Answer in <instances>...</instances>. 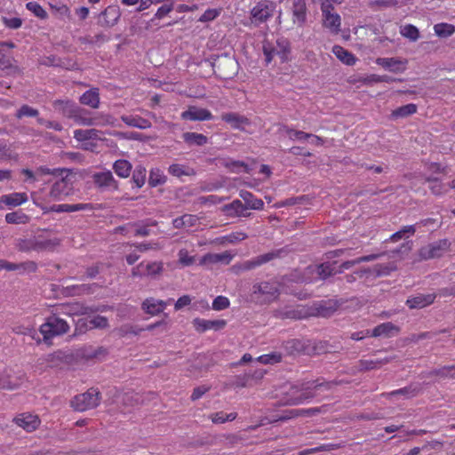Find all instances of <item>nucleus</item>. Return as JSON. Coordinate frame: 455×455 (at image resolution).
Masks as SVG:
<instances>
[{
  "mask_svg": "<svg viewBox=\"0 0 455 455\" xmlns=\"http://www.w3.org/2000/svg\"><path fill=\"white\" fill-rule=\"evenodd\" d=\"M279 284L275 282H262L252 286V299L260 304L269 303L279 296Z\"/></svg>",
  "mask_w": 455,
  "mask_h": 455,
  "instance_id": "nucleus-3",
  "label": "nucleus"
},
{
  "mask_svg": "<svg viewBox=\"0 0 455 455\" xmlns=\"http://www.w3.org/2000/svg\"><path fill=\"white\" fill-rule=\"evenodd\" d=\"M74 174L70 169L66 168V172L57 175L52 180V185L49 192V196L59 201L64 199L73 193Z\"/></svg>",
  "mask_w": 455,
  "mask_h": 455,
  "instance_id": "nucleus-2",
  "label": "nucleus"
},
{
  "mask_svg": "<svg viewBox=\"0 0 455 455\" xmlns=\"http://www.w3.org/2000/svg\"><path fill=\"white\" fill-rule=\"evenodd\" d=\"M278 256V253L276 252H267L263 255H259L254 259H251L250 260L243 261L242 263H239L235 266H234V269H235L236 273L239 272H244L249 271L251 269H254L262 264H265L273 259L276 258Z\"/></svg>",
  "mask_w": 455,
  "mask_h": 455,
  "instance_id": "nucleus-9",
  "label": "nucleus"
},
{
  "mask_svg": "<svg viewBox=\"0 0 455 455\" xmlns=\"http://www.w3.org/2000/svg\"><path fill=\"white\" fill-rule=\"evenodd\" d=\"M279 132L281 134H286L289 137V139H291L292 140H299V141L305 140L309 139V137H312L311 133H307L302 131H296V130L289 128L286 125H281L279 128Z\"/></svg>",
  "mask_w": 455,
  "mask_h": 455,
  "instance_id": "nucleus-38",
  "label": "nucleus"
},
{
  "mask_svg": "<svg viewBox=\"0 0 455 455\" xmlns=\"http://www.w3.org/2000/svg\"><path fill=\"white\" fill-rule=\"evenodd\" d=\"M237 414L235 412L224 413L223 411H219L211 415L212 421L214 424H222L227 421H232L236 418Z\"/></svg>",
  "mask_w": 455,
  "mask_h": 455,
  "instance_id": "nucleus-54",
  "label": "nucleus"
},
{
  "mask_svg": "<svg viewBox=\"0 0 455 455\" xmlns=\"http://www.w3.org/2000/svg\"><path fill=\"white\" fill-rule=\"evenodd\" d=\"M179 263L184 267L191 266L195 263V256H190L188 250L181 249L178 252Z\"/></svg>",
  "mask_w": 455,
  "mask_h": 455,
  "instance_id": "nucleus-61",
  "label": "nucleus"
},
{
  "mask_svg": "<svg viewBox=\"0 0 455 455\" xmlns=\"http://www.w3.org/2000/svg\"><path fill=\"white\" fill-rule=\"evenodd\" d=\"M182 138L184 141L188 144L189 146L196 145V146H203L207 143V137L204 136L202 133H196V132H185L182 134Z\"/></svg>",
  "mask_w": 455,
  "mask_h": 455,
  "instance_id": "nucleus-40",
  "label": "nucleus"
},
{
  "mask_svg": "<svg viewBox=\"0 0 455 455\" xmlns=\"http://www.w3.org/2000/svg\"><path fill=\"white\" fill-rule=\"evenodd\" d=\"M16 247L20 251H36V245L34 244V237L28 239L17 240Z\"/></svg>",
  "mask_w": 455,
  "mask_h": 455,
  "instance_id": "nucleus-60",
  "label": "nucleus"
},
{
  "mask_svg": "<svg viewBox=\"0 0 455 455\" xmlns=\"http://www.w3.org/2000/svg\"><path fill=\"white\" fill-rule=\"evenodd\" d=\"M227 324L225 320H205L196 318L193 320V326L198 332H204L208 330L219 331L223 329Z\"/></svg>",
  "mask_w": 455,
  "mask_h": 455,
  "instance_id": "nucleus-13",
  "label": "nucleus"
},
{
  "mask_svg": "<svg viewBox=\"0 0 455 455\" xmlns=\"http://www.w3.org/2000/svg\"><path fill=\"white\" fill-rule=\"evenodd\" d=\"M122 121L128 126L145 130L151 127V123L139 116H122Z\"/></svg>",
  "mask_w": 455,
  "mask_h": 455,
  "instance_id": "nucleus-31",
  "label": "nucleus"
},
{
  "mask_svg": "<svg viewBox=\"0 0 455 455\" xmlns=\"http://www.w3.org/2000/svg\"><path fill=\"white\" fill-rule=\"evenodd\" d=\"M332 53L346 65L353 66L356 62L355 55L340 45H334Z\"/></svg>",
  "mask_w": 455,
  "mask_h": 455,
  "instance_id": "nucleus-28",
  "label": "nucleus"
},
{
  "mask_svg": "<svg viewBox=\"0 0 455 455\" xmlns=\"http://www.w3.org/2000/svg\"><path fill=\"white\" fill-rule=\"evenodd\" d=\"M247 237H248V235L245 233H243L242 231H237V232H233L227 235L219 237L216 239V242L220 244H225V243L235 244L238 242L245 240Z\"/></svg>",
  "mask_w": 455,
  "mask_h": 455,
  "instance_id": "nucleus-42",
  "label": "nucleus"
},
{
  "mask_svg": "<svg viewBox=\"0 0 455 455\" xmlns=\"http://www.w3.org/2000/svg\"><path fill=\"white\" fill-rule=\"evenodd\" d=\"M398 331H399L398 327H396L392 323L387 322V323H381V324L376 326L372 330L371 336H372V337H380V336L390 337L394 333H397Z\"/></svg>",
  "mask_w": 455,
  "mask_h": 455,
  "instance_id": "nucleus-29",
  "label": "nucleus"
},
{
  "mask_svg": "<svg viewBox=\"0 0 455 455\" xmlns=\"http://www.w3.org/2000/svg\"><path fill=\"white\" fill-rule=\"evenodd\" d=\"M22 381V376L17 375L12 369L0 372V389H13Z\"/></svg>",
  "mask_w": 455,
  "mask_h": 455,
  "instance_id": "nucleus-11",
  "label": "nucleus"
},
{
  "mask_svg": "<svg viewBox=\"0 0 455 455\" xmlns=\"http://www.w3.org/2000/svg\"><path fill=\"white\" fill-rule=\"evenodd\" d=\"M245 210H247V207L240 200H234L231 204L224 206V211L228 216L244 215L243 212Z\"/></svg>",
  "mask_w": 455,
  "mask_h": 455,
  "instance_id": "nucleus-44",
  "label": "nucleus"
},
{
  "mask_svg": "<svg viewBox=\"0 0 455 455\" xmlns=\"http://www.w3.org/2000/svg\"><path fill=\"white\" fill-rule=\"evenodd\" d=\"M165 305L166 303L164 302L163 300H157L153 298H150L147 299L142 303V308L146 313L154 315L161 313L164 309Z\"/></svg>",
  "mask_w": 455,
  "mask_h": 455,
  "instance_id": "nucleus-30",
  "label": "nucleus"
},
{
  "mask_svg": "<svg viewBox=\"0 0 455 455\" xmlns=\"http://www.w3.org/2000/svg\"><path fill=\"white\" fill-rule=\"evenodd\" d=\"M68 119H72L78 125L93 126L91 112L78 105L73 109L72 115Z\"/></svg>",
  "mask_w": 455,
  "mask_h": 455,
  "instance_id": "nucleus-17",
  "label": "nucleus"
},
{
  "mask_svg": "<svg viewBox=\"0 0 455 455\" xmlns=\"http://www.w3.org/2000/svg\"><path fill=\"white\" fill-rule=\"evenodd\" d=\"M92 179L93 184L100 192H115L119 189L118 181L110 171L94 172Z\"/></svg>",
  "mask_w": 455,
  "mask_h": 455,
  "instance_id": "nucleus-6",
  "label": "nucleus"
},
{
  "mask_svg": "<svg viewBox=\"0 0 455 455\" xmlns=\"http://www.w3.org/2000/svg\"><path fill=\"white\" fill-rule=\"evenodd\" d=\"M309 271L318 272V279L320 280H325L327 277L335 275L331 266L326 263L309 266Z\"/></svg>",
  "mask_w": 455,
  "mask_h": 455,
  "instance_id": "nucleus-46",
  "label": "nucleus"
},
{
  "mask_svg": "<svg viewBox=\"0 0 455 455\" xmlns=\"http://www.w3.org/2000/svg\"><path fill=\"white\" fill-rule=\"evenodd\" d=\"M28 201V196L25 193H12L4 195L0 197V204L4 203L9 206H19Z\"/></svg>",
  "mask_w": 455,
  "mask_h": 455,
  "instance_id": "nucleus-32",
  "label": "nucleus"
},
{
  "mask_svg": "<svg viewBox=\"0 0 455 455\" xmlns=\"http://www.w3.org/2000/svg\"><path fill=\"white\" fill-rule=\"evenodd\" d=\"M198 217L192 214H184L179 218H176L172 221V225L175 228H190L194 227L198 222Z\"/></svg>",
  "mask_w": 455,
  "mask_h": 455,
  "instance_id": "nucleus-37",
  "label": "nucleus"
},
{
  "mask_svg": "<svg viewBox=\"0 0 455 455\" xmlns=\"http://www.w3.org/2000/svg\"><path fill=\"white\" fill-rule=\"evenodd\" d=\"M33 237L36 251L52 250L60 243L58 238H49L45 235V233L38 234Z\"/></svg>",
  "mask_w": 455,
  "mask_h": 455,
  "instance_id": "nucleus-22",
  "label": "nucleus"
},
{
  "mask_svg": "<svg viewBox=\"0 0 455 455\" xmlns=\"http://www.w3.org/2000/svg\"><path fill=\"white\" fill-rule=\"evenodd\" d=\"M168 172L177 178H180L182 176H193L196 174V171L184 164H172L168 168Z\"/></svg>",
  "mask_w": 455,
  "mask_h": 455,
  "instance_id": "nucleus-35",
  "label": "nucleus"
},
{
  "mask_svg": "<svg viewBox=\"0 0 455 455\" xmlns=\"http://www.w3.org/2000/svg\"><path fill=\"white\" fill-rule=\"evenodd\" d=\"M90 328L105 329L108 326V318L102 315H96L88 321Z\"/></svg>",
  "mask_w": 455,
  "mask_h": 455,
  "instance_id": "nucleus-58",
  "label": "nucleus"
},
{
  "mask_svg": "<svg viewBox=\"0 0 455 455\" xmlns=\"http://www.w3.org/2000/svg\"><path fill=\"white\" fill-rule=\"evenodd\" d=\"M181 117L185 120L204 121L211 120L212 118V115L209 110L205 108L190 107L187 111H184L181 114Z\"/></svg>",
  "mask_w": 455,
  "mask_h": 455,
  "instance_id": "nucleus-18",
  "label": "nucleus"
},
{
  "mask_svg": "<svg viewBox=\"0 0 455 455\" xmlns=\"http://www.w3.org/2000/svg\"><path fill=\"white\" fill-rule=\"evenodd\" d=\"M293 23L302 27L307 20V5L305 0H294L292 4Z\"/></svg>",
  "mask_w": 455,
  "mask_h": 455,
  "instance_id": "nucleus-19",
  "label": "nucleus"
},
{
  "mask_svg": "<svg viewBox=\"0 0 455 455\" xmlns=\"http://www.w3.org/2000/svg\"><path fill=\"white\" fill-rule=\"evenodd\" d=\"M230 303L227 297L218 296L212 302V308L214 310H223L229 307Z\"/></svg>",
  "mask_w": 455,
  "mask_h": 455,
  "instance_id": "nucleus-64",
  "label": "nucleus"
},
{
  "mask_svg": "<svg viewBox=\"0 0 455 455\" xmlns=\"http://www.w3.org/2000/svg\"><path fill=\"white\" fill-rule=\"evenodd\" d=\"M100 131L97 129H77L74 131V139L79 142L90 140H100Z\"/></svg>",
  "mask_w": 455,
  "mask_h": 455,
  "instance_id": "nucleus-33",
  "label": "nucleus"
},
{
  "mask_svg": "<svg viewBox=\"0 0 455 455\" xmlns=\"http://www.w3.org/2000/svg\"><path fill=\"white\" fill-rule=\"evenodd\" d=\"M289 51V43L283 39L276 41V46H273L269 43L263 44V53L267 64L270 63L275 56H277L281 62L286 61Z\"/></svg>",
  "mask_w": 455,
  "mask_h": 455,
  "instance_id": "nucleus-7",
  "label": "nucleus"
},
{
  "mask_svg": "<svg viewBox=\"0 0 455 455\" xmlns=\"http://www.w3.org/2000/svg\"><path fill=\"white\" fill-rule=\"evenodd\" d=\"M5 221L9 224H26L29 217L21 212H13L5 215Z\"/></svg>",
  "mask_w": 455,
  "mask_h": 455,
  "instance_id": "nucleus-48",
  "label": "nucleus"
},
{
  "mask_svg": "<svg viewBox=\"0 0 455 455\" xmlns=\"http://www.w3.org/2000/svg\"><path fill=\"white\" fill-rule=\"evenodd\" d=\"M55 311L60 315L68 316L79 315L84 314V307L79 303H65L59 305Z\"/></svg>",
  "mask_w": 455,
  "mask_h": 455,
  "instance_id": "nucleus-26",
  "label": "nucleus"
},
{
  "mask_svg": "<svg viewBox=\"0 0 455 455\" xmlns=\"http://www.w3.org/2000/svg\"><path fill=\"white\" fill-rule=\"evenodd\" d=\"M236 61L227 55L220 56L212 63L214 73L223 79L232 77L236 72Z\"/></svg>",
  "mask_w": 455,
  "mask_h": 455,
  "instance_id": "nucleus-8",
  "label": "nucleus"
},
{
  "mask_svg": "<svg viewBox=\"0 0 455 455\" xmlns=\"http://www.w3.org/2000/svg\"><path fill=\"white\" fill-rule=\"evenodd\" d=\"M376 63L391 72L403 73L407 61L396 58H378Z\"/></svg>",
  "mask_w": 455,
  "mask_h": 455,
  "instance_id": "nucleus-15",
  "label": "nucleus"
},
{
  "mask_svg": "<svg viewBox=\"0 0 455 455\" xmlns=\"http://www.w3.org/2000/svg\"><path fill=\"white\" fill-rule=\"evenodd\" d=\"M450 246L451 243L448 239L435 241L421 247L419 250V257L424 260L440 258L444 254V252L449 251Z\"/></svg>",
  "mask_w": 455,
  "mask_h": 455,
  "instance_id": "nucleus-5",
  "label": "nucleus"
},
{
  "mask_svg": "<svg viewBox=\"0 0 455 455\" xmlns=\"http://www.w3.org/2000/svg\"><path fill=\"white\" fill-rule=\"evenodd\" d=\"M289 281L296 282V283H315L319 281L318 279V272L315 271H309V266L305 268L303 273H299L298 271H295L294 273L291 274L290 277L288 278Z\"/></svg>",
  "mask_w": 455,
  "mask_h": 455,
  "instance_id": "nucleus-23",
  "label": "nucleus"
},
{
  "mask_svg": "<svg viewBox=\"0 0 455 455\" xmlns=\"http://www.w3.org/2000/svg\"><path fill=\"white\" fill-rule=\"evenodd\" d=\"M91 204H56L51 207V211L55 212H73L78 211L92 210Z\"/></svg>",
  "mask_w": 455,
  "mask_h": 455,
  "instance_id": "nucleus-27",
  "label": "nucleus"
},
{
  "mask_svg": "<svg viewBox=\"0 0 455 455\" xmlns=\"http://www.w3.org/2000/svg\"><path fill=\"white\" fill-rule=\"evenodd\" d=\"M132 169V164L124 159H118L113 164V170L120 178H128Z\"/></svg>",
  "mask_w": 455,
  "mask_h": 455,
  "instance_id": "nucleus-36",
  "label": "nucleus"
},
{
  "mask_svg": "<svg viewBox=\"0 0 455 455\" xmlns=\"http://www.w3.org/2000/svg\"><path fill=\"white\" fill-rule=\"evenodd\" d=\"M323 407H314L307 410L291 409L283 411L282 415L278 416L276 421H284L290 419H293L299 416H313L323 411Z\"/></svg>",
  "mask_w": 455,
  "mask_h": 455,
  "instance_id": "nucleus-14",
  "label": "nucleus"
},
{
  "mask_svg": "<svg viewBox=\"0 0 455 455\" xmlns=\"http://www.w3.org/2000/svg\"><path fill=\"white\" fill-rule=\"evenodd\" d=\"M396 269V265L394 262H389L387 264H377L372 267V272L377 276L387 275L392 271Z\"/></svg>",
  "mask_w": 455,
  "mask_h": 455,
  "instance_id": "nucleus-53",
  "label": "nucleus"
},
{
  "mask_svg": "<svg viewBox=\"0 0 455 455\" xmlns=\"http://www.w3.org/2000/svg\"><path fill=\"white\" fill-rule=\"evenodd\" d=\"M416 232V228L414 225L404 226L399 231L394 233L390 237L389 241L397 242L403 238L409 237L413 235Z\"/></svg>",
  "mask_w": 455,
  "mask_h": 455,
  "instance_id": "nucleus-47",
  "label": "nucleus"
},
{
  "mask_svg": "<svg viewBox=\"0 0 455 455\" xmlns=\"http://www.w3.org/2000/svg\"><path fill=\"white\" fill-rule=\"evenodd\" d=\"M69 330L70 325L68 323L62 319L56 311L49 315L39 328V331L43 335L44 342L48 344L53 338L64 335L68 333Z\"/></svg>",
  "mask_w": 455,
  "mask_h": 455,
  "instance_id": "nucleus-1",
  "label": "nucleus"
},
{
  "mask_svg": "<svg viewBox=\"0 0 455 455\" xmlns=\"http://www.w3.org/2000/svg\"><path fill=\"white\" fill-rule=\"evenodd\" d=\"M221 119L228 123L233 129L237 130H243L245 126L251 124L246 116L235 112L222 114Z\"/></svg>",
  "mask_w": 455,
  "mask_h": 455,
  "instance_id": "nucleus-16",
  "label": "nucleus"
},
{
  "mask_svg": "<svg viewBox=\"0 0 455 455\" xmlns=\"http://www.w3.org/2000/svg\"><path fill=\"white\" fill-rule=\"evenodd\" d=\"M120 16V8L116 5H109L100 13L98 24L102 28H112L117 23Z\"/></svg>",
  "mask_w": 455,
  "mask_h": 455,
  "instance_id": "nucleus-10",
  "label": "nucleus"
},
{
  "mask_svg": "<svg viewBox=\"0 0 455 455\" xmlns=\"http://www.w3.org/2000/svg\"><path fill=\"white\" fill-rule=\"evenodd\" d=\"M70 406L77 411H85L99 406L98 400H70Z\"/></svg>",
  "mask_w": 455,
  "mask_h": 455,
  "instance_id": "nucleus-41",
  "label": "nucleus"
},
{
  "mask_svg": "<svg viewBox=\"0 0 455 455\" xmlns=\"http://www.w3.org/2000/svg\"><path fill=\"white\" fill-rule=\"evenodd\" d=\"M435 299L434 293L429 294H418L414 297L409 298L406 304L410 308H423L431 305Z\"/></svg>",
  "mask_w": 455,
  "mask_h": 455,
  "instance_id": "nucleus-21",
  "label": "nucleus"
},
{
  "mask_svg": "<svg viewBox=\"0 0 455 455\" xmlns=\"http://www.w3.org/2000/svg\"><path fill=\"white\" fill-rule=\"evenodd\" d=\"M145 275H156L163 271V265L160 262H151L144 265Z\"/></svg>",
  "mask_w": 455,
  "mask_h": 455,
  "instance_id": "nucleus-63",
  "label": "nucleus"
},
{
  "mask_svg": "<svg viewBox=\"0 0 455 455\" xmlns=\"http://www.w3.org/2000/svg\"><path fill=\"white\" fill-rule=\"evenodd\" d=\"M240 196L245 202V207L252 209V210H261L264 206V203L261 199H258L254 197V196L245 190L240 191Z\"/></svg>",
  "mask_w": 455,
  "mask_h": 455,
  "instance_id": "nucleus-34",
  "label": "nucleus"
},
{
  "mask_svg": "<svg viewBox=\"0 0 455 455\" xmlns=\"http://www.w3.org/2000/svg\"><path fill=\"white\" fill-rule=\"evenodd\" d=\"M15 423L27 432H32L37 428L40 419L36 415L31 413H20L13 419Z\"/></svg>",
  "mask_w": 455,
  "mask_h": 455,
  "instance_id": "nucleus-12",
  "label": "nucleus"
},
{
  "mask_svg": "<svg viewBox=\"0 0 455 455\" xmlns=\"http://www.w3.org/2000/svg\"><path fill=\"white\" fill-rule=\"evenodd\" d=\"M275 4L268 0L259 2L251 11V20L256 26L266 22L275 10Z\"/></svg>",
  "mask_w": 455,
  "mask_h": 455,
  "instance_id": "nucleus-4",
  "label": "nucleus"
},
{
  "mask_svg": "<svg viewBox=\"0 0 455 455\" xmlns=\"http://www.w3.org/2000/svg\"><path fill=\"white\" fill-rule=\"evenodd\" d=\"M146 174L147 170L142 165H138L133 171L132 173V181L136 185L137 188H141L146 181Z\"/></svg>",
  "mask_w": 455,
  "mask_h": 455,
  "instance_id": "nucleus-52",
  "label": "nucleus"
},
{
  "mask_svg": "<svg viewBox=\"0 0 455 455\" xmlns=\"http://www.w3.org/2000/svg\"><path fill=\"white\" fill-rule=\"evenodd\" d=\"M167 177L164 174L163 171L159 168H154L150 170L148 185L152 188L163 185L166 182Z\"/></svg>",
  "mask_w": 455,
  "mask_h": 455,
  "instance_id": "nucleus-43",
  "label": "nucleus"
},
{
  "mask_svg": "<svg viewBox=\"0 0 455 455\" xmlns=\"http://www.w3.org/2000/svg\"><path fill=\"white\" fill-rule=\"evenodd\" d=\"M417 111V106L415 104L410 103L400 108H397L392 112V116L395 118L399 117H406L409 116Z\"/></svg>",
  "mask_w": 455,
  "mask_h": 455,
  "instance_id": "nucleus-50",
  "label": "nucleus"
},
{
  "mask_svg": "<svg viewBox=\"0 0 455 455\" xmlns=\"http://www.w3.org/2000/svg\"><path fill=\"white\" fill-rule=\"evenodd\" d=\"M81 104L97 109L100 107V92L98 88L86 91L79 99Z\"/></svg>",
  "mask_w": 455,
  "mask_h": 455,
  "instance_id": "nucleus-24",
  "label": "nucleus"
},
{
  "mask_svg": "<svg viewBox=\"0 0 455 455\" xmlns=\"http://www.w3.org/2000/svg\"><path fill=\"white\" fill-rule=\"evenodd\" d=\"M116 119L108 114L104 113H97L94 116H92L93 125L96 126H107V125H115Z\"/></svg>",
  "mask_w": 455,
  "mask_h": 455,
  "instance_id": "nucleus-49",
  "label": "nucleus"
},
{
  "mask_svg": "<svg viewBox=\"0 0 455 455\" xmlns=\"http://www.w3.org/2000/svg\"><path fill=\"white\" fill-rule=\"evenodd\" d=\"M26 7L38 18L44 19L47 16V13L44 11V9L36 2L28 3Z\"/></svg>",
  "mask_w": 455,
  "mask_h": 455,
  "instance_id": "nucleus-62",
  "label": "nucleus"
},
{
  "mask_svg": "<svg viewBox=\"0 0 455 455\" xmlns=\"http://www.w3.org/2000/svg\"><path fill=\"white\" fill-rule=\"evenodd\" d=\"M66 172V168L50 169L46 166H39L36 170V174L39 175V176L52 175L54 179L57 175L61 174V172Z\"/></svg>",
  "mask_w": 455,
  "mask_h": 455,
  "instance_id": "nucleus-59",
  "label": "nucleus"
},
{
  "mask_svg": "<svg viewBox=\"0 0 455 455\" xmlns=\"http://www.w3.org/2000/svg\"><path fill=\"white\" fill-rule=\"evenodd\" d=\"M391 361V358L385 357L379 360H361L359 361L358 367L361 371L372 370L381 367L384 364L388 363Z\"/></svg>",
  "mask_w": 455,
  "mask_h": 455,
  "instance_id": "nucleus-45",
  "label": "nucleus"
},
{
  "mask_svg": "<svg viewBox=\"0 0 455 455\" xmlns=\"http://www.w3.org/2000/svg\"><path fill=\"white\" fill-rule=\"evenodd\" d=\"M426 182L429 183V189L435 196H443L448 193V184L445 185L438 180L436 178L428 177L426 179Z\"/></svg>",
  "mask_w": 455,
  "mask_h": 455,
  "instance_id": "nucleus-39",
  "label": "nucleus"
},
{
  "mask_svg": "<svg viewBox=\"0 0 455 455\" xmlns=\"http://www.w3.org/2000/svg\"><path fill=\"white\" fill-rule=\"evenodd\" d=\"M435 33L440 37H448L455 32L452 25L446 23H439L434 27Z\"/></svg>",
  "mask_w": 455,
  "mask_h": 455,
  "instance_id": "nucleus-55",
  "label": "nucleus"
},
{
  "mask_svg": "<svg viewBox=\"0 0 455 455\" xmlns=\"http://www.w3.org/2000/svg\"><path fill=\"white\" fill-rule=\"evenodd\" d=\"M39 114L38 110L28 106V105H22L19 110L16 112L15 116L19 119L22 118L23 116H30V117H36Z\"/></svg>",
  "mask_w": 455,
  "mask_h": 455,
  "instance_id": "nucleus-57",
  "label": "nucleus"
},
{
  "mask_svg": "<svg viewBox=\"0 0 455 455\" xmlns=\"http://www.w3.org/2000/svg\"><path fill=\"white\" fill-rule=\"evenodd\" d=\"M401 35L404 37L416 41L419 36V29L413 25H405L401 28Z\"/></svg>",
  "mask_w": 455,
  "mask_h": 455,
  "instance_id": "nucleus-56",
  "label": "nucleus"
},
{
  "mask_svg": "<svg viewBox=\"0 0 455 455\" xmlns=\"http://www.w3.org/2000/svg\"><path fill=\"white\" fill-rule=\"evenodd\" d=\"M52 106L54 109L61 114L64 117L69 118L76 104L74 101L67 99L55 100L52 101Z\"/></svg>",
  "mask_w": 455,
  "mask_h": 455,
  "instance_id": "nucleus-25",
  "label": "nucleus"
},
{
  "mask_svg": "<svg viewBox=\"0 0 455 455\" xmlns=\"http://www.w3.org/2000/svg\"><path fill=\"white\" fill-rule=\"evenodd\" d=\"M233 259V255L228 251H224L221 253H207L202 257L200 259V265H208V264H217V263H224L226 265L229 264Z\"/></svg>",
  "mask_w": 455,
  "mask_h": 455,
  "instance_id": "nucleus-20",
  "label": "nucleus"
},
{
  "mask_svg": "<svg viewBox=\"0 0 455 455\" xmlns=\"http://www.w3.org/2000/svg\"><path fill=\"white\" fill-rule=\"evenodd\" d=\"M13 331L16 334L29 336L32 339L36 340L37 343L41 342V339L39 338V335H38L36 330L33 327L18 325L13 328Z\"/></svg>",
  "mask_w": 455,
  "mask_h": 455,
  "instance_id": "nucleus-51",
  "label": "nucleus"
}]
</instances>
